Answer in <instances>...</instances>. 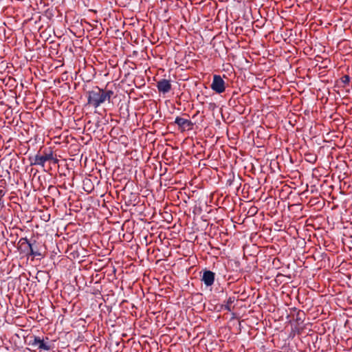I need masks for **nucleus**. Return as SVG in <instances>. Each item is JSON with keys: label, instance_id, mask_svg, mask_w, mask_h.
<instances>
[{"label": "nucleus", "instance_id": "11", "mask_svg": "<svg viewBox=\"0 0 352 352\" xmlns=\"http://www.w3.org/2000/svg\"><path fill=\"white\" fill-rule=\"evenodd\" d=\"M296 314V322L298 324H302L305 319V313L302 310H297L296 309L294 310Z\"/></svg>", "mask_w": 352, "mask_h": 352}, {"label": "nucleus", "instance_id": "17", "mask_svg": "<svg viewBox=\"0 0 352 352\" xmlns=\"http://www.w3.org/2000/svg\"><path fill=\"white\" fill-rule=\"evenodd\" d=\"M4 207V201L1 197H0V209Z\"/></svg>", "mask_w": 352, "mask_h": 352}, {"label": "nucleus", "instance_id": "6", "mask_svg": "<svg viewBox=\"0 0 352 352\" xmlns=\"http://www.w3.org/2000/svg\"><path fill=\"white\" fill-rule=\"evenodd\" d=\"M175 123L178 125L182 131L192 129L194 124L190 120L184 119L177 116L175 120Z\"/></svg>", "mask_w": 352, "mask_h": 352}, {"label": "nucleus", "instance_id": "9", "mask_svg": "<svg viewBox=\"0 0 352 352\" xmlns=\"http://www.w3.org/2000/svg\"><path fill=\"white\" fill-rule=\"evenodd\" d=\"M214 278L215 274L213 272L207 270L204 271L201 280L204 282L206 286H212L214 284Z\"/></svg>", "mask_w": 352, "mask_h": 352}, {"label": "nucleus", "instance_id": "14", "mask_svg": "<svg viewBox=\"0 0 352 352\" xmlns=\"http://www.w3.org/2000/svg\"><path fill=\"white\" fill-rule=\"evenodd\" d=\"M54 164H58L59 160L54 156V153H52V159H50V160Z\"/></svg>", "mask_w": 352, "mask_h": 352}, {"label": "nucleus", "instance_id": "13", "mask_svg": "<svg viewBox=\"0 0 352 352\" xmlns=\"http://www.w3.org/2000/svg\"><path fill=\"white\" fill-rule=\"evenodd\" d=\"M306 156L309 157V158L307 160L310 162H314L316 160V157L312 155L311 154L306 155Z\"/></svg>", "mask_w": 352, "mask_h": 352}, {"label": "nucleus", "instance_id": "8", "mask_svg": "<svg viewBox=\"0 0 352 352\" xmlns=\"http://www.w3.org/2000/svg\"><path fill=\"white\" fill-rule=\"evenodd\" d=\"M30 246V240L27 238H21L18 242L17 248L21 254L29 256V248Z\"/></svg>", "mask_w": 352, "mask_h": 352}, {"label": "nucleus", "instance_id": "4", "mask_svg": "<svg viewBox=\"0 0 352 352\" xmlns=\"http://www.w3.org/2000/svg\"><path fill=\"white\" fill-rule=\"evenodd\" d=\"M43 245L37 242L36 240H30V246L29 248V256L34 257L45 256V251L43 252Z\"/></svg>", "mask_w": 352, "mask_h": 352}, {"label": "nucleus", "instance_id": "10", "mask_svg": "<svg viewBox=\"0 0 352 352\" xmlns=\"http://www.w3.org/2000/svg\"><path fill=\"white\" fill-rule=\"evenodd\" d=\"M236 298L234 296H230L224 302L225 304L221 306L222 309L228 311H231L234 307H232V303L235 301Z\"/></svg>", "mask_w": 352, "mask_h": 352}, {"label": "nucleus", "instance_id": "5", "mask_svg": "<svg viewBox=\"0 0 352 352\" xmlns=\"http://www.w3.org/2000/svg\"><path fill=\"white\" fill-rule=\"evenodd\" d=\"M210 87L217 94H221L225 91L226 84L219 75H214Z\"/></svg>", "mask_w": 352, "mask_h": 352}, {"label": "nucleus", "instance_id": "1", "mask_svg": "<svg viewBox=\"0 0 352 352\" xmlns=\"http://www.w3.org/2000/svg\"><path fill=\"white\" fill-rule=\"evenodd\" d=\"M87 94V104L94 108H98L106 101L111 102V98L116 97L113 91L108 89V85L104 89L96 86L88 91Z\"/></svg>", "mask_w": 352, "mask_h": 352}, {"label": "nucleus", "instance_id": "12", "mask_svg": "<svg viewBox=\"0 0 352 352\" xmlns=\"http://www.w3.org/2000/svg\"><path fill=\"white\" fill-rule=\"evenodd\" d=\"M342 82L344 84L343 87H345L346 85L349 84L350 77L348 75H344L340 78Z\"/></svg>", "mask_w": 352, "mask_h": 352}, {"label": "nucleus", "instance_id": "15", "mask_svg": "<svg viewBox=\"0 0 352 352\" xmlns=\"http://www.w3.org/2000/svg\"><path fill=\"white\" fill-rule=\"evenodd\" d=\"M6 184V182L4 179H0V188H5Z\"/></svg>", "mask_w": 352, "mask_h": 352}, {"label": "nucleus", "instance_id": "3", "mask_svg": "<svg viewBox=\"0 0 352 352\" xmlns=\"http://www.w3.org/2000/svg\"><path fill=\"white\" fill-rule=\"evenodd\" d=\"M28 345L40 351H49L51 349V346L44 339L36 336L30 337Z\"/></svg>", "mask_w": 352, "mask_h": 352}, {"label": "nucleus", "instance_id": "7", "mask_svg": "<svg viewBox=\"0 0 352 352\" xmlns=\"http://www.w3.org/2000/svg\"><path fill=\"white\" fill-rule=\"evenodd\" d=\"M156 86L158 91L163 94L168 93L172 89L170 81L164 78L158 80Z\"/></svg>", "mask_w": 352, "mask_h": 352}, {"label": "nucleus", "instance_id": "2", "mask_svg": "<svg viewBox=\"0 0 352 352\" xmlns=\"http://www.w3.org/2000/svg\"><path fill=\"white\" fill-rule=\"evenodd\" d=\"M52 159V151L50 150H44L43 154L38 153L34 156H30L29 160L31 166H41L44 167L46 162L50 161Z\"/></svg>", "mask_w": 352, "mask_h": 352}, {"label": "nucleus", "instance_id": "16", "mask_svg": "<svg viewBox=\"0 0 352 352\" xmlns=\"http://www.w3.org/2000/svg\"><path fill=\"white\" fill-rule=\"evenodd\" d=\"M5 194H6V191H5L4 188H0V197H1V199H3V197L5 195Z\"/></svg>", "mask_w": 352, "mask_h": 352}]
</instances>
